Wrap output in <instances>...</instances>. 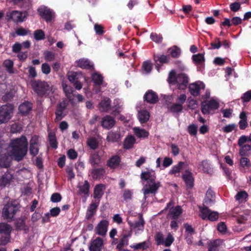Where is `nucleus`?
Here are the masks:
<instances>
[{
  "label": "nucleus",
  "instance_id": "6e6552de",
  "mask_svg": "<svg viewBox=\"0 0 251 251\" xmlns=\"http://www.w3.org/2000/svg\"><path fill=\"white\" fill-rule=\"evenodd\" d=\"M219 107V102L214 99L208 102L202 101L201 104V110L203 114H208L212 111H215Z\"/></svg>",
  "mask_w": 251,
  "mask_h": 251
},
{
  "label": "nucleus",
  "instance_id": "a878e982",
  "mask_svg": "<svg viewBox=\"0 0 251 251\" xmlns=\"http://www.w3.org/2000/svg\"><path fill=\"white\" fill-rule=\"evenodd\" d=\"M105 186L104 184H99L95 186L94 189V198L98 199L99 201L104 194Z\"/></svg>",
  "mask_w": 251,
  "mask_h": 251
},
{
  "label": "nucleus",
  "instance_id": "cd10ccee",
  "mask_svg": "<svg viewBox=\"0 0 251 251\" xmlns=\"http://www.w3.org/2000/svg\"><path fill=\"white\" fill-rule=\"evenodd\" d=\"M128 224L133 229H136L137 231H142L144 229L145 222L143 218L140 217L138 220L135 221L134 223L128 221Z\"/></svg>",
  "mask_w": 251,
  "mask_h": 251
},
{
  "label": "nucleus",
  "instance_id": "4c0bfd02",
  "mask_svg": "<svg viewBox=\"0 0 251 251\" xmlns=\"http://www.w3.org/2000/svg\"><path fill=\"white\" fill-rule=\"evenodd\" d=\"M133 130L135 135L139 138H146L149 135V132L145 129L135 127Z\"/></svg>",
  "mask_w": 251,
  "mask_h": 251
},
{
  "label": "nucleus",
  "instance_id": "dca6fc26",
  "mask_svg": "<svg viewBox=\"0 0 251 251\" xmlns=\"http://www.w3.org/2000/svg\"><path fill=\"white\" fill-rule=\"evenodd\" d=\"M144 100L151 104H154L159 100L157 94L152 90H149L146 92L144 96Z\"/></svg>",
  "mask_w": 251,
  "mask_h": 251
},
{
  "label": "nucleus",
  "instance_id": "5fc2aeb1",
  "mask_svg": "<svg viewBox=\"0 0 251 251\" xmlns=\"http://www.w3.org/2000/svg\"><path fill=\"white\" fill-rule=\"evenodd\" d=\"M188 132L191 136H196L198 132V126L195 124H191L188 126Z\"/></svg>",
  "mask_w": 251,
  "mask_h": 251
},
{
  "label": "nucleus",
  "instance_id": "49530a36",
  "mask_svg": "<svg viewBox=\"0 0 251 251\" xmlns=\"http://www.w3.org/2000/svg\"><path fill=\"white\" fill-rule=\"evenodd\" d=\"M168 53L174 58L178 57L181 54V50L176 46H174L168 50Z\"/></svg>",
  "mask_w": 251,
  "mask_h": 251
},
{
  "label": "nucleus",
  "instance_id": "603ef678",
  "mask_svg": "<svg viewBox=\"0 0 251 251\" xmlns=\"http://www.w3.org/2000/svg\"><path fill=\"white\" fill-rule=\"evenodd\" d=\"M169 57L165 55H156L154 57L155 61L160 63H167L169 61Z\"/></svg>",
  "mask_w": 251,
  "mask_h": 251
},
{
  "label": "nucleus",
  "instance_id": "bf43d9fd",
  "mask_svg": "<svg viewBox=\"0 0 251 251\" xmlns=\"http://www.w3.org/2000/svg\"><path fill=\"white\" fill-rule=\"evenodd\" d=\"M243 102H248L251 100V90H249L244 93L241 97Z\"/></svg>",
  "mask_w": 251,
  "mask_h": 251
},
{
  "label": "nucleus",
  "instance_id": "b1692460",
  "mask_svg": "<svg viewBox=\"0 0 251 251\" xmlns=\"http://www.w3.org/2000/svg\"><path fill=\"white\" fill-rule=\"evenodd\" d=\"M99 202L98 203L92 202L89 206L86 213L85 219L90 220L96 213Z\"/></svg>",
  "mask_w": 251,
  "mask_h": 251
},
{
  "label": "nucleus",
  "instance_id": "8fccbe9b",
  "mask_svg": "<svg viewBox=\"0 0 251 251\" xmlns=\"http://www.w3.org/2000/svg\"><path fill=\"white\" fill-rule=\"evenodd\" d=\"M251 151V145L246 144L240 147L239 154L242 156L249 155V151Z\"/></svg>",
  "mask_w": 251,
  "mask_h": 251
},
{
  "label": "nucleus",
  "instance_id": "f704fd0d",
  "mask_svg": "<svg viewBox=\"0 0 251 251\" xmlns=\"http://www.w3.org/2000/svg\"><path fill=\"white\" fill-rule=\"evenodd\" d=\"M121 140V135L119 132L111 131L108 132L106 140L108 142H118Z\"/></svg>",
  "mask_w": 251,
  "mask_h": 251
},
{
  "label": "nucleus",
  "instance_id": "7c9ffc66",
  "mask_svg": "<svg viewBox=\"0 0 251 251\" xmlns=\"http://www.w3.org/2000/svg\"><path fill=\"white\" fill-rule=\"evenodd\" d=\"M16 228L18 230H24L25 233H27L29 230V228L25 224V220L23 218L17 219L15 222Z\"/></svg>",
  "mask_w": 251,
  "mask_h": 251
},
{
  "label": "nucleus",
  "instance_id": "423d86ee",
  "mask_svg": "<svg viewBox=\"0 0 251 251\" xmlns=\"http://www.w3.org/2000/svg\"><path fill=\"white\" fill-rule=\"evenodd\" d=\"M200 216L203 220H208L210 221H216L219 218V213L216 211H212L207 206H203L200 207Z\"/></svg>",
  "mask_w": 251,
  "mask_h": 251
},
{
  "label": "nucleus",
  "instance_id": "e2e57ef3",
  "mask_svg": "<svg viewBox=\"0 0 251 251\" xmlns=\"http://www.w3.org/2000/svg\"><path fill=\"white\" fill-rule=\"evenodd\" d=\"M174 241V238L172 234L169 233L163 242V244L166 247H170Z\"/></svg>",
  "mask_w": 251,
  "mask_h": 251
},
{
  "label": "nucleus",
  "instance_id": "aec40b11",
  "mask_svg": "<svg viewBox=\"0 0 251 251\" xmlns=\"http://www.w3.org/2000/svg\"><path fill=\"white\" fill-rule=\"evenodd\" d=\"M103 246V239L100 237H98L91 242L89 250L90 251H101Z\"/></svg>",
  "mask_w": 251,
  "mask_h": 251
},
{
  "label": "nucleus",
  "instance_id": "a19ab883",
  "mask_svg": "<svg viewBox=\"0 0 251 251\" xmlns=\"http://www.w3.org/2000/svg\"><path fill=\"white\" fill-rule=\"evenodd\" d=\"M220 243V239L209 241L207 244L208 251H219Z\"/></svg>",
  "mask_w": 251,
  "mask_h": 251
},
{
  "label": "nucleus",
  "instance_id": "1a4fd4ad",
  "mask_svg": "<svg viewBox=\"0 0 251 251\" xmlns=\"http://www.w3.org/2000/svg\"><path fill=\"white\" fill-rule=\"evenodd\" d=\"M6 16L8 20H11L16 23H22L26 18L27 14L26 12L15 10L8 12Z\"/></svg>",
  "mask_w": 251,
  "mask_h": 251
},
{
  "label": "nucleus",
  "instance_id": "bb28decb",
  "mask_svg": "<svg viewBox=\"0 0 251 251\" xmlns=\"http://www.w3.org/2000/svg\"><path fill=\"white\" fill-rule=\"evenodd\" d=\"M240 121L238 123L239 128L244 130L248 126L247 113L243 111L239 114Z\"/></svg>",
  "mask_w": 251,
  "mask_h": 251
},
{
  "label": "nucleus",
  "instance_id": "0e129e2a",
  "mask_svg": "<svg viewBox=\"0 0 251 251\" xmlns=\"http://www.w3.org/2000/svg\"><path fill=\"white\" fill-rule=\"evenodd\" d=\"M39 146L37 145H29V152L31 155L35 156L38 154L39 151Z\"/></svg>",
  "mask_w": 251,
  "mask_h": 251
},
{
  "label": "nucleus",
  "instance_id": "473e14b6",
  "mask_svg": "<svg viewBox=\"0 0 251 251\" xmlns=\"http://www.w3.org/2000/svg\"><path fill=\"white\" fill-rule=\"evenodd\" d=\"M151 245V244L149 241H145L138 244L130 245V247L133 249L134 251H137L139 250L144 251L149 248Z\"/></svg>",
  "mask_w": 251,
  "mask_h": 251
},
{
  "label": "nucleus",
  "instance_id": "4d7b16f0",
  "mask_svg": "<svg viewBox=\"0 0 251 251\" xmlns=\"http://www.w3.org/2000/svg\"><path fill=\"white\" fill-rule=\"evenodd\" d=\"M133 193L129 189H126L123 192V197L125 201H127L132 199Z\"/></svg>",
  "mask_w": 251,
  "mask_h": 251
},
{
  "label": "nucleus",
  "instance_id": "c9c22d12",
  "mask_svg": "<svg viewBox=\"0 0 251 251\" xmlns=\"http://www.w3.org/2000/svg\"><path fill=\"white\" fill-rule=\"evenodd\" d=\"M185 163L184 162L180 161L177 165L174 166L169 171L170 175H174L175 176H179V173L182 170Z\"/></svg>",
  "mask_w": 251,
  "mask_h": 251
},
{
  "label": "nucleus",
  "instance_id": "052dcab7",
  "mask_svg": "<svg viewBox=\"0 0 251 251\" xmlns=\"http://www.w3.org/2000/svg\"><path fill=\"white\" fill-rule=\"evenodd\" d=\"M68 78L72 83H73L78 80V74L75 72L69 73L68 74Z\"/></svg>",
  "mask_w": 251,
  "mask_h": 251
},
{
  "label": "nucleus",
  "instance_id": "13d9d810",
  "mask_svg": "<svg viewBox=\"0 0 251 251\" xmlns=\"http://www.w3.org/2000/svg\"><path fill=\"white\" fill-rule=\"evenodd\" d=\"M15 92L13 90H10L6 92L4 95L2 96V99L4 101H8L11 100L14 97Z\"/></svg>",
  "mask_w": 251,
  "mask_h": 251
},
{
  "label": "nucleus",
  "instance_id": "e433bc0d",
  "mask_svg": "<svg viewBox=\"0 0 251 251\" xmlns=\"http://www.w3.org/2000/svg\"><path fill=\"white\" fill-rule=\"evenodd\" d=\"M11 159L10 157L5 153L0 155V167L8 168L10 166Z\"/></svg>",
  "mask_w": 251,
  "mask_h": 251
},
{
  "label": "nucleus",
  "instance_id": "f8f14e48",
  "mask_svg": "<svg viewBox=\"0 0 251 251\" xmlns=\"http://www.w3.org/2000/svg\"><path fill=\"white\" fill-rule=\"evenodd\" d=\"M188 88L190 94L194 97H197L200 95L201 90L204 89L205 85L202 82L197 81L190 84Z\"/></svg>",
  "mask_w": 251,
  "mask_h": 251
},
{
  "label": "nucleus",
  "instance_id": "c756f323",
  "mask_svg": "<svg viewBox=\"0 0 251 251\" xmlns=\"http://www.w3.org/2000/svg\"><path fill=\"white\" fill-rule=\"evenodd\" d=\"M105 173L103 168H94L91 171V175L93 179H100L103 177Z\"/></svg>",
  "mask_w": 251,
  "mask_h": 251
},
{
  "label": "nucleus",
  "instance_id": "37998d69",
  "mask_svg": "<svg viewBox=\"0 0 251 251\" xmlns=\"http://www.w3.org/2000/svg\"><path fill=\"white\" fill-rule=\"evenodd\" d=\"M177 75L175 70H172L169 74L167 78V82L170 85H176L177 83Z\"/></svg>",
  "mask_w": 251,
  "mask_h": 251
},
{
  "label": "nucleus",
  "instance_id": "69168bd1",
  "mask_svg": "<svg viewBox=\"0 0 251 251\" xmlns=\"http://www.w3.org/2000/svg\"><path fill=\"white\" fill-rule=\"evenodd\" d=\"M62 87L64 92L67 97H68L69 95L72 94L74 91L73 88L71 86L65 83H62Z\"/></svg>",
  "mask_w": 251,
  "mask_h": 251
},
{
  "label": "nucleus",
  "instance_id": "c85d7f7f",
  "mask_svg": "<svg viewBox=\"0 0 251 251\" xmlns=\"http://www.w3.org/2000/svg\"><path fill=\"white\" fill-rule=\"evenodd\" d=\"M32 108L31 102L26 101L21 104L19 107V110L23 115H26L29 113Z\"/></svg>",
  "mask_w": 251,
  "mask_h": 251
},
{
  "label": "nucleus",
  "instance_id": "774afa93",
  "mask_svg": "<svg viewBox=\"0 0 251 251\" xmlns=\"http://www.w3.org/2000/svg\"><path fill=\"white\" fill-rule=\"evenodd\" d=\"M193 59L195 63H201L204 61V55L202 53L194 55Z\"/></svg>",
  "mask_w": 251,
  "mask_h": 251
},
{
  "label": "nucleus",
  "instance_id": "4468645a",
  "mask_svg": "<svg viewBox=\"0 0 251 251\" xmlns=\"http://www.w3.org/2000/svg\"><path fill=\"white\" fill-rule=\"evenodd\" d=\"M109 222L106 220L100 221L95 227L96 233L97 235L105 236L106 234Z\"/></svg>",
  "mask_w": 251,
  "mask_h": 251
},
{
  "label": "nucleus",
  "instance_id": "6e6d98bb",
  "mask_svg": "<svg viewBox=\"0 0 251 251\" xmlns=\"http://www.w3.org/2000/svg\"><path fill=\"white\" fill-rule=\"evenodd\" d=\"M34 36L36 40H42L45 38V34L44 31L41 29H38L35 31Z\"/></svg>",
  "mask_w": 251,
  "mask_h": 251
},
{
  "label": "nucleus",
  "instance_id": "58836bf2",
  "mask_svg": "<svg viewBox=\"0 0 251 251\" xmlns=\"http://www.w3.org/2000/svg\"><path fill=\"white\" fill-rule=\"evenodd\" d=\"M150 117V113L146 110H142L138 112V119L142 124L146 123L149 120Z\"/></svg>",
  "mask_w": 251,
  "mask_h": 251
},
{
  "label": "nucleus",
  "instance_id": "5701e85b",
  "mask_svg": "<svg viewBox=\"0 0 251 251\" xmlns=\"http://www.w3.org/2000/svg\"><path fill=\"white\" fill-rule=\"evenodd\" d=\"M121 161V159L119 155H112L107 160L106 165L110 169H114L119 166Z\"/></svg>",
  "mask_w": 251,
  "mask_h": 251
},
{
  "label": "nucleus",
  "instance_id": "3c124183",
  "mask_svg": "<svg viewBox=\"0 0 251 251\" xmlns=\"http://www.w3.org/2000/svg\"><path fill=\"white\" fill-rule=\"evenodd\" d=\"M234 130H237V125L235 124H229L222 128V131L225 133H229Z\"/></svg>",
  "mask_w": 251,
  "mask_h": 251
},
{
  "label": "nucleus",
  "instance_id": "c03bdc74",
  "mask_svg": "<svg viewBox=\"0 0 251 251\" xmlns=\"http://www.w3.org/2000/svg\"><path fill=\"white\" fill-rule=\"evenodd\" d=\"M131 236V234H125L123 235L122 238L120 240L119 243L116 246V249H124V247L127 246L128 244V237Z\"/></svg>",
  "mask_w": 251,
  "mask_h": 251
},
{
  "label": "nucleus",
  "instance_id": "ea45409f",
  "mask_svg": "<svg viewBox=\"0 0 251 251\" xmlns=\"http://www.w3.org/2000/svg\"><path fill=\"white\" fill-rule=\"evenodd\" d=\"M89 162L94 168L99 165L100 162V157L98 152H96L90 155Z\"/></svg>",
  "mask_w": 251,
  "mask_h": 251
},
{
  "label": "nucleus",
  "instance_id": "79ce46f5",
  "mask_svg": "<svg viewBox=\"0 0 251 251\" xmlns=\"http://www.w3.org/2000/svg\"><path fill=\"white\" fill-rule=\"evenodd\" d=\"M167 108L169 112L171 113H178L182 111L183 106L181 104L172 103L167 105Z\"/></svg>",
  "mask_w": 251,
  "mask_h": 251
},
{
  "label": "nucleus",
  "instance_id": "7ed1b4c3",
  "mask_svg": "<svg viewBox=\"0 0 251 251\" xmlns=\"http://www.w3.org/2000/svg\"><path fill=\"white\" fill-rule=\"evenodd\" d=\"M20 204L16 201H11L4 204L2 209V217L4 220L11 221L17 213L20 210Z\"/></svg>",
  "mask_w": 251,
  "mask_h": 251
},
{
  "label": "nucleus",
  "instance_id": "a18cd8bd",
  "mask_svg": "<svg viewBox=\"0 0 251 251\" xmlns=\"http://www.w3.org/2000/svg\"><path fill=\"white\" fill-rule=\"evenodd\" d=\"M215 197V194L211 188H209L206 193L205 197L204 200V203L209 204L213 202V199Z\"/></svg>",
  "mask_w": 251,
  "mask_h": 251
},
{
  "label": "nucleus",
  "instance_id": "f257e3e1",
  "mask_svg": "<svg viewBox=\"0 0 251 251\" xmlns=\"http://www.w3.org/2000/svg\"><path fill=\"white\" fill-rule=\"evenodd\" d=\"M10 147L11 155L15 160L20 161L26 155L28 149V141L25 135L13 139L11 140Z\"/></svg>",
  "mask_w": 251,
  "mask_h": 251
},
{
  "label": "nucleus",
  "instance_id": "393cba45",
  "mask_svg": "<svg viewBox=\"0 0 251 251\" xmlns=\"http://www.w3.org/2000/svg\"><path fill=\"white\" fill-rule=\"evenodd\" d=\"M114 119L109 115H106L102 119L101 126L105 129H110L115 125Z\"/></svg>",
  "mask_w": 251,
  "mask_h": 251
},
{
  "label": "nucleus",
  "instance_id": "2f4dec72",
  "mask_svg": "<svg viewBox=\"0 0 251 251\" xmlns=\"http://www.w3.org/2000/svg\"><path fill=\"white\" fill-rule=\"evenodd\" d=\"M60 212V208L59 207H53L50 209V213H47L42 218L43 223L49 222L50 216L52 217L57 216Z\"/></svg>",
  "mask_w": 251,
  "mask_h": 251
},
{
  "label": "nucleus",
  "instance_id": "412c9836",
  "mask_svg": "<svg viewBox=\"0 0 251 251\" xmlns=\"http://www.w3.org/2000/svg\"><path fill=\"white\" fill-rule=\"evenodd\" d=\"M182 212V210L180 206L177 205L175 207L173 206L170 208L169 213L167 215V218L177 220Z\"/></svg>",
  "mask_w": 251,
  "mask_h": 251
},
{
  "label": "nucleus",
  "instance_id": "39448f33",
  "mask_svg": "<svg viewBox=\"0 0 251 251\" xmlns=\"http://www.w3.org/2000/svg\"><path fill=\"white\" fill-rule=\"evenodd\" d=\"M13 110V106L10 104L0 107V125L7 123L11 119Z\"/></svg>",
  "mask_w": 251,
  "mask_h": 251
},
{
  "label": "nucleus",
  "instance_id": "ddd939ff",
  "mask_svg": "<svg viewBox=\"0 0 251 251\" xmlns=\"http://www.w3.org/2000/svg\"><path fill=\"white\" fill-rule=\"evenodd\" d=\"M78 191L77 194L79 196H83L87 198L90 193V185L88 180H85L83 183L79 182L77 186Z\"/></svg>",
  "mask_w": 251,
  "mask_h": 251
},
{
  "label": "nucleus",
  "instance_id": "de8ad7c7",
  "mask_svg": "<svg viewBox=\"0 0 251 251\" xmlns=\"http://www.w3.org/2000/svg\"><path fill=\"white\" fill-rule=\"evenodd\" d=\"M92 80L95 85L100 86L103 81V77L101 75L94 73L92 75Z\"/></svg>",
  "mask_w": 251,
  "mask_h": 251
},
{
  "label": "nucleus",
  "instance_id": "20e7f679",
  "mask_svg": "<svg viewBox=\"0 0 251 251\" xmlns=\"http://www.w3.org/2000/svg\"><path fill=\"white\" fill-rule=\"evenodd\" d=\"M12 226L5 222L0 223V235H3L0 237V246H5L10 242Z\"/></svg>",
  "mask_w": 251,
  "mask_h": 251
},
{
  "label": "nucleus",
  "instance_id": "9b49d317",
  "mask_svg": "<svg viewBox=\"0 0 251 251\" xmlns=\"http://www.w3.org/2000/svg\"><path fill=\"white\" fill-rule=\"evenodd\" d=\"M181 177L185 182L187 190L192 189L194 186V177L192 173L189 170H186L182 174Z\"/></svg>",
  "mask_w": 251,
  "mask_h": 251
},
{
  "label": "nucleus",
  "instance_id": "680f3d73",
  "mask_svg": "<svg viewBox=\"0 0 251 251\" xmlns=\"http://www.w3.org/2000/svg\"><path fill=\"white\" fill-rule=\"evenodd\" d=\"M66 172L67 174L68 179L71 180L75 177V174L73 172V168L72 166H67L66 169Z\"/></svg>",
  "mask_w": 251,
  "mask_h": 251
},
{
  "label": "nucleus",
  "instance_id": "9d476101",
  "mask_svg": "<svg viewBox=\"0 0 251 251\" xmlns=\"http://www.w3.org/2000/svg\"><path fill=\"white\" fill-rule=\"evenodd\" d=\"M40 15L47 22L53 20L55 17L54 11L45 6H41L38 9Z\"/></svg>",
  "mask_w": 251,
  "mask_h": 251
},
{
  "label": "nucleus",
  "instance_id": "a211bd4d",
  "mask_svg": "<svg viewBox=\"0 0 251 251\" xmlns=\"http://www.w3.org/2000/svg\"><path fill=\"white\" fill-rule=\"evenodd\" d=\"M160 186L161 183L160 182L149 184V188L143 189V194L145 199L146 200L147 199V196L150 194L155 195Z\"/></svg>",
  "mask_w": 251,
  "mask_h": 251
},
{
  "label": "nucleus",
  "instance_id": "72a5a7b5",
  "mask_svg": "<svg viewBox=\"0 0 251 251\" xmlns=\"http://www.w3.org/2000/svg\"><path fill=\"white\" fill-rule=\"evenodd\" d=\"M135 142V137L132 135H129L124 140L123 147L126 150L130 149L133 147Z\"/></svg>",
  "mask_w": 251,
  "mask_h": 251
},
{
  "label": "nucleus",
  "instance_id": "f03ea898",
  "mask_svg": "<svg viewBox=\"0 0 251 251\" xmlns=\"http://www.w3.org/2000/svg\"><path fill=\"white\" fill-rule=\"evenodd\" d=\"M30 84L34 92L40 98L47 97L52 91V86L45 81L33 79Z\"/></svg>",
  "mask_w": 251,
  "mask_h": 251
},
{
  "label": "nucleus",
  "instance_id": "338daca9",
  "mask_svg": "<svg viewBox=\"0 0 251 251\" xmlns=\"http://www.w3.org/2000/svg\"><path fill=\"white\" fill-rule=\"evenodd\" d=\"M62 196L60 193H54L52 194L50 197V201L52 202H58L62 200Z\"/></svg>",
  "mask_w": 251,
  "mask_h": 251
},
{
  "label": "nucleus",
  "instance_id": "09e8293b",
  "mask_svg": "<svg viewBox=\"0 0 251 251\" xmlns=\"http://www.w3.org/2000/svg\"><path fill=\"white\" fill-rule=\"evenodd\" d=\"M87 144L88 146L93 150H95L99 146V142L96 137L88 138L87 140Z\"/></svg>",
  "mask_w": 251,
  "mask_h": 251
},
{
  "label": "nucleus",
  "instance_id": "2eb2a0df",
  "mask_svg": "<svg viewBox=\"0 0 251 251\" xmlns=\"http://www.w3.org/2000/svg\"><path fill=\"white\" fill-rule=\"evenodd\" d=\"M189 80V77L185 74H178L176 83L177 88L181 90H185L188 86Z\"/></svg>",
  "mask_w": 251,
  "mask_h": 251
},
{
  "label": "nucleus",
  "instance_id": "f3484780",
  "mask_svg": "<svg viewBox=\"0 0 251 251\" xmlns=\"http://www.w3.org/2000/svg\"><path fill=\"white\" fill-rule=\"evenodd\" d=\"M141 179L146 181L149 184L155 183L156 175L153 171H147L142 172Z\"/></svg>",
  "mask_w": 251,
  "mask_h": 251
},
{
  "label": "nucleus",
  "instance_id": "0eeeda50",
  "mask_svg": "<svg viewBox=\"0 0 251 251\" xmlns=\"http://www.w3.org/2000/svg\"><path fill=\"white\" fill-rule=\"evenodd\" d=\"M68 104L69 102L68 100L66 99H64L56 105L55 111V122H57L61 120L66 116V114L64 113V111L66 109Z\"/></svg>",
  "mask_w": 251,
  "mask_h": 251
},
{
  "label": "nucleus",
  "instance_id": "6ab92c4d",
  "mask_svg": "<svg viewBox=\"0 0 251 251\" xmlns=\"http://www.w3.org/2000/svg\"><path fill=\"white\" fill-rule=\"evenodd\" d=\"M13 179V175L7 171L0 178V187H5L10 185Z\"/></svg>",
  "mask_w": 251,
  "mask_h": 251
},
{
  "label": "nucleus",
  "instance_id": "864d4df0",
  "mask_svg": "<svg viewBox=\"0 0 251 251\" xmlns=\"http://www.w3.org/2000/svg\"><path fill=\"white\" fill-rule=\"evenodd\" d=\"M154 238L157 245L163 244L164 238L163 234L161 232H156Z\"/></svg>",
  "mask_w": 251,
  "mask_h": 251
},
{
  "label": "nucleus",
  "instance_id": "4be33fe9",
  "mask_svg": "<svg viewBox=\"0 0 251 251\" xmlns=\"http://www.w3.org/2000/svg\"><path fill=\"white\" fill-rule=\"evenodd\" d=\"M111 100L109 98H104L98 105V108L101 112H107L111 109Z\"/></svg>",
  "mask_w": 251,
  "mask_h": 251
}]
</instances>
